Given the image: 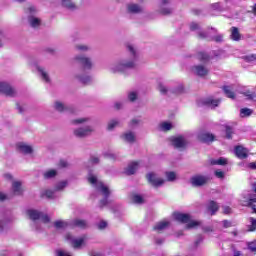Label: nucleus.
<instances>
[{
    "label": "nucleus",
    "instance_id": "4c0bfd02",
    "mask_svg": "<svg viewBox=\"0 0 256 256\" xmlns=\"http://www.w3.org/2000/svg\"><path fill=\"white\" fill-rule=\"evenodd\" d=\"M130 129H135V127H139L141 125V119L139 118H133L129 122Z\"/></svg>",
    "mask_w": 256,
    "mask_h": 256
},
{
    "label": "nucleus",
    "instance_id": "4d7b16f0",
    "mask_svg": "<svg viewBox=\"0 0 256 256\" xmlns=\"http://www.w3.org/2000/svg\"><path fill=\"white\" fill-rule=\"evenodd\" d=\"M128 99L131 101V103H134V101H137V92H130L128 94Z\"/></svg>",
    "mask_w": 256,
    "mask_h": 256
},
{
    "label": "nucleus",
    "instance_id": "7ed1b4c3",
    "mask_svg": "<svg viewBox=\"0 0 256 256\" xmlns=\"http://www.w3.org/2000/svg\"><path fill=\"white\" fill-rule=\"evenodd\" d=\"M25 13L27 15V21L29 27L32 29H39L43 25V20L37 16V8L33 5L25 8Z\"/></svg>",
    "mask_w": 256,
    "mask_h": 256
},
{
    "label": "nucleus",
    "instance_id": "a211bd4d",
    "mask_svg": "<svg viewBox=\"0 0 256 256\" xmlns=\"http://www.w3.org/2000/svg\"><path fill=\"white\" fill-rule=\"evenodd\" d=\"M36 70L40 75L41 79L45 81V83H51V77L49 76V72H47L45 67L36 65Z\"/></svg>",
    "mask_w": 256,
    "mask_h": 256
},
{
    "label": "nucleus",
    "instance_id": "c03bdc74",
    "mask_svg": "<svg viewBox=\"0 0 256 256\" xmlns=\"http://www.w3.org/2000/svg\"><path fill=\"white\" fill-rule=\"evenodd\" d=\"M161 131H171L173 129V124L168 122H163L160 125Z\"/></svg>",
    "mask_w": 256,
    "mask_h": 256
},
{
    "label": "nucleus",
    "instance_id": "7c9ffc66",
    "mask_svg": "<svg viewBox=\"0 0 256 256\" xmlns=\"http://www.w3.org/2000/svg\"><path fill=\"white\" fill-rule=\"evenodd\" d=\"M122 139L126 141V143H135V133L134 132H126L122 135Z\"/></svg>",
    "mask_w": 256,
    "mask_h": 256
},
{
    "label": "nucleus",
    "instance_id": "a19ab883",
    "mask_svg": "<svg viewBox=\"0 0 256 256\" xmlns=\"http://www.w3.org/2000/svg\"><path fill=\"white\" fill-rule=\"evenodd\" d=\"M158 91L161 93V95H167V93H169V89L162 82L158 83Z\"/></svg>",
    "mask_w": 256,
    "mask_h": 256
},
{
    "label": "nucleus",
    "instance_id": "69168bd1",
    "mask_svg": "<svg viewBox=\"0 0 256 256\" xmlns=\"http://www.w3.org/2000/svg\"><path fill=\"white\" fill-rule=\"evenodd\" d=\"M232 256H244V255L241 251L237 250V248L233 247L232 248Z\"/></svg>",
    "mask_w": 256,
    "mask_h": 256
},
{
    "label": "nucleus",
    "instance_id": "f8f14e48",
    "mask_svg": "<svg viewBox=\"0 0 256 256\" xmlns=\"http://www.w3.org/2000/svg\"><path fill=\"white\" fill-rule=\"evenodd\" d=\"M219 103H221V99H213L212 97H209L199 100L198 107H211V109H215V107H219Z\"/></svg>",
    "mask_w": 256,
    "mask_h": 256
},
{
    "label": "nucleus",
    "instance_id": "423d86ee",
    "mask_svg": "<svg viewBox=\"0 0 256 256\" xmlns=\"http://www.w3.org/2000/svg\"><path fill=\"white\" fill-rule=\"evenodd\" d=\"M211 182V177L203 174H196L190 178V185L192 187H205Z\"/></svg>",
    "mask_w": 256,
    "mask_h": 256
},
{
    "label": "nucleus",
    "instance_id": "dca6fc26",
    "mask_svg": "<svg viewBox=\"0 0 256 256\" xmlns=\"http://www.w3.org/2000/svg\"><path fill=\"white\" fill-rule=\"evenodd\" d=\"M197 137L201 143H213V141H215V136L207 132H199Z\"/></svg>",
    "mask_w": 256,
    "mask_h": 256
},
{
    "label": "nucleus",
    "instance_id": "6e6552de",
    "mask_svg": "<svg viewBox=\"0 0 256 256\" xmlns=\"http://www.w3.org/2000/svg\"><path fill=\"white\" fill-rule=\"evenodd\" d=\"M171 143L174 149H187V145H189V140H187V137L179 135L172 137Z\"/></svg>",
    "mask_w": 256,
    "mask_h": 256
},
{
    "label": "nucleus",
    "instance_id": "4be33fe9",
    "mask_svg": "<svg viewBox=\"0 0 256 256\" xmlns=\"http://www.w3.org/2000/svg\"><path fill=\"white\" fill-rule=\"evenodd\" d=\"M12 193L13 195H23V184L21 181H13L12 182Z\"/></svg>",
    "mask_w": 256,
    "mask_h": 256
},
{
    "label": "nucleus",
    "instance_id": "49530a36",
    "mask_svg": "<svg viewBox=\"0 0 256 256\" xmlns=\"http://www.w3.org/2000/svg\"><path fill=\"white\" fill-rule=\"evenodd\" d=\"M198 59H199V61L206 63V61H209V55L205 52H200V53H198Z\"/></svg>",
    "mask_w": 256,
    "mask_h": 256
},
{
    "label": "nucleus",
    "instance_id": "a878e982",
    "mask_svg": "<svg viewBox=\"0 0 256 256\" xmlns=\"http://www.w3.org/2000/svg\"><path fill=\"white\" fill-rule=\"evenodd\" d=\"M138 169H139V162H132L126 168L125 173L126 175H135Z\"/></svg>",
    "mask_w": 256,
    "mask_h": 256
},
{
    "label": "nucleus",
    "instance_id": "ddd939ff",
    "mask_svg": "<svg viewBox=\"0 0 256 256\" xmlns=\"http://www.w3.org/2000/svg\"><path fill=\"white\" fill-rule=\"evenodd\" d=\"M0 93L6 95L7 97H15L17 91L7 82H0Z\"/></svg>",
    "mask_w": 256,
    "mask_h": 256
},
{
    "label": "nucleus",
    "instance_id": "cd10ccee",
    "mask_svg": "<svg viewBox=\"0 0 256 256\" xmlns=\"http://www.w3.org/2000/svg\"><path fill=\"white\" fill-rule=\"evenodd\" d=\"M72 225L73 227H78L79 229H87V227H89L87 220L83 219H74L72 221Z\"/></svg>",
    "mask_w": 256,
    "mask_h": 256
},
{
    "label": "nucleus",
    "instance_id": "052dcab7",
    "mask_svg": "<svg viewBox=\"0 0 256 256\" xmlns=\"http://www.w3.org/2000/svg\"><path fill=\"white\" fill-rule=\"evenodd\" d=\"M248 205L252 207L254 213H256V198H250Z\"/></svg>",
    "mask_w": 256,
    "mask_h": 256
},
{
    "label": "nucleus",
    "instance_id": "338daca9",
    "mask_svg": "<svg viewBox=\"0 0 256 256\" xmlns=\"http://www.w3.org/2000/svg\"><path fill=\"white\" fill-rule=\"evenodd\" d=\"M56 256H71V254L63 250H56Z\"/></svg>",
    "mask_w": 256,
    "mask_h": 256
},
{
    "label": "nucleus",
    "instance_id": "79ce46f5",
    "mask_svg": "<svg viewBox=\"0 0 256 256\" xmlns=\"http://www.w3.org/2000/svg\"><path fill=\"white\" fill-rule=\"evenodd\" d=\"M211 165H227V159L219 158L218 160H210Z\"/></svg>",
    "mask_w": 256,
    "mask_h": 256
},
{
    "label": "nucleus",
    "instance_id": "72a5a7b5",
    "mask_svg": "<svg viewBox=\"0 0 256 256\" xmlns=\"http://www.w3.org/2000/svg\"><path fill=\"white\" fill-rule=\"evenodd\" d=\"M223 91L229 99H235V92L231 90L230 86H223Z\"/></svg>",
    "mask_w": 256,
    "mask_h": 256
},
{
    "label": "nucleus",
    "instance_id": "393cba45",
    "mask_svg": "<svg viewBox=\"0 0 256 256\" xmlns=\"http://www.w3.org/2000/svg\"><path fill=\"white\" fill-rule=\"evenodd\" d=\"M174 218L180 223H189L191 221V215L183 213H174Z\"/></svg>",
    "mask_w": 256,
    "mask_h": 256
},
{
    "label": "nucleus",
    "instance_id": "2eb2a0df",
    "mask_svg": "<svg viewBox=\"0 0 256 256\" xmlns=\"http://www.w3.org/2000/svg\"><path fill=\"white\" fill-rule=\"evenodd\" d=\"M192 71L198 77H207V75H209L208 68L203 66V65H201V64L194 66L192 68Z\"/></svg>",
    "mask_w": 256,
    "mask_h": 256
},
{
    "label": "nucleus",
    "instance_id": "8fccbe9b",
    "mask_svg": "<svg viewBox=\"0 0 256 256\" xmlns=\"http://www.w3.org/2000/svg\"><path fill=\"white\" fill-rule=\"evenodd\" d=\"M66 225H67V222L61 221V220L54 222V227H56V229H65Z\"/></svg>",
    "mask_w": 256,
    "mask_h": 256
},
{
    "label": "nucleus",
    "instance_id": "864d4df0",
    "mask_svg": "<svg viewBox=\"0 0 256 256\" xmlns=\"http://www.w3.org/2000/svg\"><path fill=\"white\" fill-rule=\"evenodd\" d=\"M244 61H246V63H253L256 61V54L244 56Z\"/></svg>",
    "mask_w": 256,
    "mask_h": 256
},
{
    "label": "nucleus",
    "instance_id": "39448f33",
    "mask_svg": "<svg viewBox=\"0 0 256 256\" xmlns=\"http://www.w3.org/2000/svg\"><path fill=\"white\" fill-rule=\"evenodd\" d=\"M93 133H95V128L91 125L78 127L73 130V135L76 139H87V137H91Z\"/></svg>",
    "mask_w": 256,
    "mask_h": 256
},
{
    "label": "nucleus",
    "instance_id": "58836bf2",
    "mask_svg": "<svg viewBox=\"0 0 256 256\" xmlns=\"http://www.w3.org/2000/svg\"><path fill=\"white\" fill-rule=\"evenodd\" d=\"M6 39L7 34H5V30L2 27H0V49L1 47H4Z\"/></svg>",
    "mask_w": 256,
    "mask_h": 256
},
{
    "label": "nucleus",
    "instance_id": "9b49d317",
    "mask_svg": "<svg viewBox=\"0 0 256 256\" xmlns=\"http://www.w3.org/2000/svg\"><path fill=\"white\" fill-rule=\"evenodd\" d=\"M66 239L67 241H70L74 249H81L82 245H85V242L87 241V236H82L80 238H73V235L67 234Z\"/></svg>",
    "mask_w": 256,
    "mask_h": 256
},
{
    "label": "nucleus",
    "instance_id": "de8ad7c7",
    "mask_svg": "<svg viewBox=\"0 0 256 256\" xmlns=\"http://www.w3.org/2000/svg\"><path fill=\"white\" fill-rule=\"evenodd\" d=\"M250 225H248V231H256V219L251 217L249 218Z\"/></svg>",
    "mask_w": 256,
    "mask_h": 256
},
{
    "label": "nucleus",
    "instance_id": "c756f323",
    "mask_svg": "<svg viewBox=\"0 0 256 256\" xmlns=\"http://www.w3.org/2000/svg\"><path fill=\"white\" fill-rule=\"evenodd\" d=\"M75 51H78L79 53H87L88 51H91V46L87 44H76L74 46Z\"/></svg>",
    "mask_w": 256,
    "mask_h": 256
},
{
    "label": "nucleus",
    "instance_id": "f03ea898",
    "mask_svg": "<svg viewBox=\"0 0 256 256\" xmlns=\"http://www.w3.org/2000/svg\"><path fill=\"white\" fill-rule=\"evenodd\" d=\"M88 181L91 183V185H94V187L97 189L101 195H103V199L99 202L100 209H103V207H107L109 205V195H111V190H109V187L103 184V182L99 181L97 179V176L93 174H89Z\"/></svg>",
    "mask_w": 256,
    "mask_h": 256
},
{
    "label": "nucleus",
    "instance_id": "a18cd8bd",
    "mask_svg": "<svg viewBox=\"0 0 256 256\" xmlns=\"http://www.w3.org/2000/svg\"><path fill=\"white\" fill-rule=\"evenodd\" d=\"M67 187V181H62L56 184L54 191H63Z\"/></svg>",
    "mask_w": 256,
    "mask_h": 256
},
{
    "label": "nucleus",
    "instance_id": "1a4fd4ad",
    "mask_svg": "<svg viewBox=\"0 0 256 256\" xmlns=\"http://www.w3.org/2000/svg\"><path fill=\"white\" fill-rule=\"evenodd\" d=\"M126 13L128 15H141V13H145V8L143 5L130 2L126 4Z\"/></svg>",
    "mask_w": 256,
    "mask_h": 256
},
{
    "label": "nucleus",
    "instance_id": "e433bc0d",
    "mask_svg": "<svg viewBox=\"0 0 256 256\" xmlns=\"http://www.w3.org/2000/svg\"><path fill=\"white\" fill-rule=\"evenodd\" d=\"M253 115V110L250 108H242L240 109V117L245 118V117H251Z\"/></svg>",
    "mask_w": 256,
    "mask_h": 256
},
{
    "label": "nucleus",
    "instance_id": "2f4dec72",
    "mask_svg": "<svg viewBox=\"0 0 256 256\" xmlns=\"http://www.w3.org/2000/svg\"><path fill=\"white\" fill-rule=\"evenodd\" d=\"M158 13H160V15H171V13H173V7L159 6Z\"/></svg>",
    "mask_w": 256,
    "mask_h": 256
},
{
    "label": "nucleus",
    "instance_id": "9d476101",
    "mask_svg": "<svg viewBox=\"0 0 256 256\" xmlns=\"http://www.w3.org/2000/svg\"><path fill=\"white\" fill-rule=\"evenodd\" d=\"M146 179L152 187H161V185L165 184V180L159 177L155 172H149L146 174Z\"/></svg>",
    "mask_w": 256,
    "mask_h": 256
},
{
    "label": "nucleus",
    "instance_id": "0eeeda50",
    "mask_svg": "<svg viewBox=\"0 0 256 256\" xmlns=\"http://www.w3.org/2000/svg\"><path fill=\"white\" fill-rule=\"evenodd\" d=\"M27 215H28L29 219H31L32 221H37L40 219L42 221V223H50L51 222V218L49 217V215L43 214L42 212H39L37 210H28Z\"/></svg>",
    "mask_w": 256,
    "mask_h": 256
},
{
    "label": "nucleus",
    "instance_id": "bb28decb",
    "mask_svg": "<svg viewBox=\"0 0 256 256\" xmlns=\"http://www.w3.org/2000/svg\"><path fill=\"white\" fill-rule=\"evenodd\" d=\"M171 225L169 221H161L158 222L154 227V231H157L158 233H161V231H165Z\"/></svg>",
    "mask_w": 256,
    "mask_h": 256
},
{
    "label": "nucleus",
    "instance_id": "37998d69",
    "mask_svg": "<svg viewBox=\"0 0 256 256\" xmlns=\"http://www.w3.org/2000/svg\"><path fill=\"white\" fill-rule=\"evenodd\" d=\"M242 95H244V97H246L248 99V101H253V99L256 98L255 92H252L249 90L243 92Z\"/></svg>",
    "mask_w": 256,
    "mask_h": 256
},
{
    "label": "nucleus",
    "instance_id": "5701e85b",
    "mask_svg": "<svg viewBox=\"0 0 256 256\" xmlns=\"http://www.w3.org/2000/svg\"><path fill=\"white\" fill-rule=\"evenodd\" d=\"M59 3L64 7L65 9H69V11H75L77 10V4L73 2V0H58Z\"/></svg>",
    "mask_w": 256,
    "mask_h": 256
},
{
    "label": "nucleus",
    "instance_id": "412c9836",
    "mask_svg": "<svg viewBox=\"0 0 256 256\" xmlns=\"http://www.w3.org/2000/svg\"><path fill=\"white\" fill-rule=\"evenodd\" d=\"M17 149L20 153H23L24 155H31V153H33V147L23 142L17 144Z\"/></svg>",
    "mask_w": 256,
    "mask_h": 256
},
{
    "label": "nucleus",
    "instance_id": "3c124183",
    "mask_svg": "<svg viewBox=\"0 0 256 256\" xmlns=\"http://www.w3.org/2000/svg\"><path fill=\"white\" fill-rule=\"evenodd\" d=\"M199 225H201V222L191 221L186 225V229H195V227H199Z\"/></svg>",
    "mask_w": 256,
    "mask_h": 256
},
{
    "label": "nucleus",
    "instance_id": "f704fd0d",
    "mask_svg": "<svg viewBox=\"0 0 256 256\" xmlns=\"http://www.w3.org/2000/svg\"><path fill=\"white\" fill-rule=\"evenodd\" d=\"M44 179H54V177H57V170L51 169L43 174Z\"/></svg>",
    "mask_w": 256,
    "mask_h": 256
},
{
    "label": "nucleus",
    "instance_id": "c85d7f7f",
    "mask_svg": "<svg viewBox=\"0 0 256 256\" xmlns=\"http://www.w3.org/2000/svg\"><path fill=\"white\" fill-rule=\"evenodd\" d=\"M207 209L210 211L211 215H215V213L219 211V204L211 200L208 202Z\"/></svg>",
    "mask_w": 256,
    "mask_h": 256
},
{
    "label": "nucleus",
    "instance_id": "473e14b6",
    "mask_svg": "<svg viewBox=\"0 0 256 256\" xmlns=\"http://www.w3.org/2000/svg\"><path fill=\"white\" fill-rule=\"evenodd\" d=\"M131 199L132 203H135L136 205H143V203H145V198L139 194H133Z\"/></svg>",
    "mask_w": 256,
    "mask_h": 256
},
{
    "label": "nucleus",
    "instance_id": "603ef678",
    "mask_svg": "<svg viewBox=\"0 0 256 256\" xmlns=\"http://www.w3.org/2000/svg\"><path fill=\"white\" fill-rule=\"evenodd\" d=\"M233 128L226 126V139H233Z\"/></svg>",
    "mask_w": 256,
    "mask_h": 256
},
{
    "label": "nucleus",
    "instance_id": "20e7f679",
    "mask_svg": "<svg viewBox=\"0 0 256 256\" xmlns=\"http://www.w3.org/2000/svg\"><path fill=\"white\" fill-rule=\"evenodd\" d=\"M73 61L78 63V65L81 66L84 71H91L93 67H95L93 59L83 54L74 56Z\"/></svg>",
    "mask_w": 256,
    "mask_h": 256
},
{
    "label": "nucleus",
    "instance_id": "f257e3e1",
    "mask_svg": "<svg viewBox=\"0 0 256 256\" xmlns=\"http://www.w3.org/2000/svg\"><path fill=\"white\" fill-rule=\"evenodd\" d=\"M126 49L130 54L129 58H121L111 63L108 66L109 73L117 75L125 73L128 69H135L137 67V59H139V51L137 47L131 43L126 44Z\"/></svg>",
    "mask_w": 256,
    "mask_h": 256
},
{
    "label": "nucleus",
    "instance_id": "13d9d810",
    "mask_svg": "<svg viewBox=\"0 0 256 256\" xmlns=\"http://www.w3.org/2000/svg\"><path fill=\"white\" fill-rule=\"evenodd\" d=\"M184 89H183V85H179L177 88H174L172 90V93H175V95H181V93H183Z\"/></svg>",
    "mask_w": 256,
    "mask_h": 256
},
{
    "label": "nucleus",
    "instance_id": "f3484780",
    "mask_svg": "<svg viewBox=\"0 0 256 256\" xmlns=\"http://www.w3.org/2000/svg\"><path fill=\"white\" fill-rule=\"evenodd\" d=\"M52 108L54 109V111H57L58 113H65V111L69 110V106H67L65 102L60 100L54 101Z\"/></svg>",
    "mask_w": 256,
    "mask_h": 256
},
{
    "label": "nucleus",
    "instance_id": "774afa93",
    "mask_svg": "<svg viewBox=\"0 0 256 256\" xmlns=\"http://www.w3.org/2000/svg\"><path fill=\"white\" fill-rule=\"evenodd\" d=\"M97 227H98V229H101V230L106 229L107 228V222L101 221L100 223H98Z\"/></svg>",
    "mask_w": 256,
    "mask_h": 256
},
{
    "label": "nucleus",
    "instance_id": "b1692460",
    "mask_svg": "<svg viewBox=\"0 0 256 256\" xmlns=\"http://www.w3.org/2000/svg\"><path fill=\"white\" fill-rule=\"evenodd\" d=\"M234 153L238 159H247V149H245L243 146H236L234 149Z\"/></svg>",
    "mask_w": 256,
    "mask_h": 256
},
{
    "label": "nucleus",
    "instance_id": "4468645a",
    "mask_svg": "<svg viewBox=\"0 0 256 256\" xmlns=\"http://www.w3.org/2000/svg\"><path fill=\"white\" fill-rule=\"evenodd\" d=\"M190 31H197V36L199 37V39H207V37H209V34L201 30V26L195 22H192L190 24Z\"/></svg>",
    "mask_w": 256,
    "mask_h": 256
},
{
    "label": "nucleus",
    "instance_id": "6ab92c4d",
    "mask_svg": "<svg viewBox=\"0 0 256 256\" xmlns=\"http://www.w3.org/2000/svg\"><path fill=\"white\" fill-rule=\"evenodd\" d=\"M75 78L82 83V85H91L93 83V77L88 74H77Z\"/></svg>",
    "mask_w": 256,
    "mask_h": 256
},
{
    "label": "nucleus",
    "instance_id": "ea45409f",
    "mask_svg": "<svg viewBox=\"0 0 256 256\" xmlns=\"http://www.w3.org/2000/svg\"><path fill=\"white\" fill-rule=\"evenodd\" d=\"M119 120H111L108 122L107 125V130L108 131H113V129H115V127H119Z\"/></svg>",
    "mask_w": 256,
    "mask_h": 256
},
{
    "label": "nucleus",
    "instance_id": "09e8293b",
    "mask_svg": "<svg viewBox=\"0 0 256 256\" xmlns=\"http://www.w3.org/2000/svg\"><path fill=\"white\" fill-rule=\"evenodd\" d=\"M166 179L167 181H175L177 179V174L175 172H166Z\"/></svg>",
    "mask_w": 256,
    "mask_h": 256
},
{
    "label": "nucleus",
    "instance_id": "c9c22d12",
    "mask_svg": "<svg viewBox=\"0 0 256 256\" xmlns=\"http://www.w3.org/2000/svg\"><path fill=\"white\" fill-rule=\"evenodd\" d=\"M91 121V118H78L71 120L72 125H83L85 123H89Z\"/></svg>",
    "mask_w": 256,
    "mask_h": 256
},
{
    "label": "nucleus",
    "instance_id": "bf43d9fd",
    "mask_svg": "<svg viewBox=\"0 0 256 256\" xmlns=\"http://www.w3.org/2000/svg\"><path fill=\"white\" fill-rule=\"evenodd\" d=\"M215 177H217V179H224L225 178V172L221 171V170H216L214 172Z\"/></svg>",
    "mask_w": 256,
    "mask_h": 256
},
{
    "label": "nucleus",
    "instance_id": "5fc2aeb1",
    "mask_svg": "<svg viewBox=\"0 0 256 256\" xmlns=\"http://www.w3.org/2000/svg\"><path fill=\"white\" fill-rule=\"evenodd\" d=\"M223 37V34H217L212 37V41H215V43H223Z\"/></svg>",
    "mask_w": 256,
    "mask_h": 256
},
{
    "label": "nucleus",
    "instance_id": "6e6d98bb",
    "mask_svg": "<svg viewBox=\"0 0 256 256\" xmlns=\"http://www.w3.org/2000/svg\"><path fill=\"white\" fill-rule=\"evenodd\" d=\"M45 196L47 199H55V190H46Z\"/></svg>",
    "mask_w": 256,
    "mask_h": 256
},
{
    "label": "nucleus",
    "instance_id": "aec40b11",
    "mask_svg": "<svg viewBox=\"0 0 256 256\" xmlns=\"http://www.w3.org/2000/svg\"><path fill=\"white\" fill-rule=\"evenodd\" d=\"M230 39L231 41L239 42L241 39H243V35H241V32H239V28L233 26L230 28Z\"/></svg>",
    "mask_w": 256,
    "mask_h": 256
},
{
    "label": "nucleus",
    "instance_id": "680f3d73",
    "mask_svg": "<svg viewBox=\"0 0 256 256\" xmlns=\"http://www.w3.org/2000/svg\"><path fill=\"white\" fill-rule=\"evenodd\" d=\"M248 249L249 251H251L252 253H255L256 251V240L253 242H249L248 243Z\"/></svg>",
    "mask_w": 256,
    "mask_h": 256
},
{
    "label": "nucleus",
    "instance_id": "e2e57ef3",
    "mask_svg": "<svg viewBox=\"0 0 256 256\" xmlns=\"http://www.w3.org/2000/svg\"><path fill=\"white\" fill-rule=\"evenodd\" d=\"M211 8L214 11H221V9H223V7L221 6V3H219V2H216V3L212 4Z\"/></svg>",
    "mask_w": 256,
    "mask_h": 256
},
{
    "label": "nucleus",
    "instance_id": "0e129e2a",
    "mask_svg": "<svg viewBox=\"0 0 256 256\" xmlns=\"http://www.w3.org/2000/svg\"><path fill=\"white\" fill-rule=\"evenodd\" d=\"M59 167H60L61 169H65V168L69 167V162H67L66 160H61V161L59 162Z\"/></svg>",
    "mask_w": 256,
    "mask_h": 256
}]
</instances>
